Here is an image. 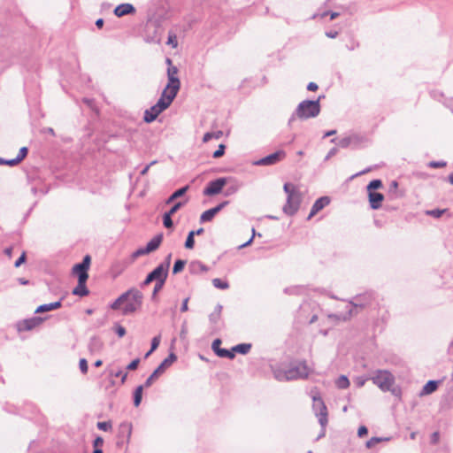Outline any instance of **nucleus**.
Segmentation results:
<instances>
[{
    "mask_svg": "<svg viewBox=\"0 0 453 453\" xmlns=\"http://www.w3.org/2000/svg\"><path fill=\"white\" fill-rule=\"evenodd\" d=\"M194 236H195V231H190L188 234V237L186 239V242H185V248L186 249H193L194 248V245H195V240H194Z\"/></svg>",
    "mask_w": 453,
    "mask_h": 453,
    "instance_id": "58836bf2",
    "label": "nucleus"
},
{
    "mask_svg": "<svg viewBox=\"0 0 453 453\" xmlns=\"http://www.w3.org/2000/svg\"><path fill=\"white\" fill-rule=\"evenodd\" d=\"M87 280H78L77 286L73 289V295L79 296H86L88 295V289L86 287Z\"/></svg>",
    "mask_w": 453,
    "mask_h": 453,
    "instance_id": "412c9836",
    "label": "nucleus"
},
{
    "mask_svg": "<svg viewBox=\"0 0 453 453\" xmlns=\"http://www.w3.org/2000/svg\"><path fill=\"white\" fill-rule=\"evenodd\" d=\"M166 280H161L159 282H156L155 286H154V289H153V293H152V296L154 297L158 291H160L163 288V286L165 285V282Z\"/></svg>",
    "mask_w": 453,
    "mask_h": 453,
    "instance_id": "8fccbe9b",
    "label": "nucleus"
},
{
    "mask_svg": "<svg viewBox=\"0 0 453 453\" xmlns=\"http://www.w3.org/2000/svg\"><path fill=\"white\" fill-rule=\"evenodd\" d=\"M251 347L252 345L250 343H240L233 347V352L246 355L250 352Z\"/></svg>",
    "mask_w": 453,
    "mask_h": 453,
    "instance_id": "a878e982",
    "label": "nucleus"
},
{
    "mask_svg": "<svg viewBox=\"0 0 453 453\" xmlns=\"http://www.w3.org/2000/svg\"><path fill=\"white\" fill-rule=\"evenodd\" d=\"M229 203L228 201H223L222 203H219L217 206L213 207V210L217 213H219L223 208H225Z\"/></svg>",
    "mask_w": 453,
    "mask_h": 453,
    "instance_id": "052dcab7",
    "label": "nucleus"
},
{
    "mask_svg": "<svg viewBox=\"0 0 453 453\" xmlns=\"http://www.w3.org/2000/svg\"><path fill=\"white\" fill-rule=\"evenodd\" d=\"M313 410L319 418V423L325 428L327 424V410L320 396H313Z\"/></svg>",
    "mask_w": 453,
    "mask_h": 453,
    "instance_id": "1a4fd4ad",
    "label": "nucleus"
},
{
    "mask_svg": "<svg viewBox=\"0 0 453 453\" xmlns=\"http://www.w3.org/2000/svg\"><path fill=\"white\" fill-rule=\"evenodd\" d=\"M26 260V253L23 252L21 256L16 260L14 265L15 267H19L21 265L22 263H24Z\"/></svg>",
    "mask_w": 453,
    "mask_h": 453,
    "instance_id": "0e129e2a",
    "label": "nucleus"
},
{
    "mask_svg": "<svg viewBox=\"0 0 453 453\" xmlns=\"http://www.w3.org/2000/svg\"><path fill=\"white\" fill-rule=\"evenodd\" d=\"M167 273H165V266L157 265L152 272H150L145 280L142 282L141 287L144 288L150 284L152 281L159 282L161 280L167 279Z\"/></svg>",
    "mask_w": 453,
    "mask_h": 453,
    "instance_id": "9d476101",
    "label": "nucleus"
},
{
    "mask_svg": "<svg viewBox=\"0 0 453 453\" xmlns=\"http://www.w3.org/2000/svg\"><path fill=\"white\" fill-rule=\"evenodd\" d=\"M172 254H168L165 257V263L159 265V266H165V273L168 274V270L171 263Z\"/></svg>",
    "mask_w": 453,
    "mask_h": 453,
    "instance_id": "5fc2aeb1",
    "label": "nucleus"
},
{
    "mask_svg": "<svg viewBox=\"0 0 453 453\" xmlns=\"http://www.w3.org/2000/svg\"><path fill=\"white\" fill-rule=\"evenodd\" d=\"M286 152L282 150H277L265 157H262L253 163L255 165H273L284 159Z\"/></svg>",
    "mask_w": 453,
    "mask_h": 453,
    "instance_id": "9b49d317",
    "label": "nucleus"
},
{
    "mask_svg": "<svg viewBox=\"0 0 453 453\" xmlns=\"http://www.w3.org/2000/svg\"><path fill=\"white\" fill-rule=\"evenodd\" d=\"M171 101L166 100V98L160 96L157 104L144 111V121L146 123L153 122L162 111L166 110L171 105Z\"/></svg>",
    "mask_w": 453,
    "mask_h": 453,
    "instance_id": "423d86ee",
    "label": "nucleus"
},
{
    "mask_svg": "<svg viewBox=\"0 0 453 453\" xmlns=\"http://www.w3.org/2000/svg\"><path fill=\"white\" fill-rule=\"evenodd\" d=\"M220 345H221V340L220 339H215L212 342V344H211L212 350L216 353V350H219L221 349Z\"/></svg>",
    "mask_w": 453,
    "mask_h": 453,
    "instance_id": "4d7b16f0",
    "label": "nucleus"
},
{
    "mask_svg": "<svg viewBox=\"0 0 453 453\" xmlns=\"http://www.w3.org/2000/svg\"><path fill=\"white\" fill-rule=\"evenodd\" d=\"M134 12L135 8L131 4H121L114 9V14L117 17H123L125 15L134 13Z\"/></svg>",
    "mask_w": 453,
    "mask_h": 453,
    "instance_id": "6ab92c4d",
    "label": "nucleus"
},
{
    "mask_svg": "<svg viewBox=\"0 0 453 453\" xmlns=\"http://www.w3.org/2000/svg\"><path fill=\"white\" fill-rule=\"evenodd\" d=\"M303 200V194L301 191L294 194H289L287 196L286 203L282 210L288 216H294L299 210Z\"/></svg>",
    "mask_w": 453,
    "mask_h": 453,
    "instance_id": "6e6552de",
    "label": "nucleus"
},
{
    "mask_svg": "<svg viewBox=\"0 0 453 453\" xmlns=\"http://www.w3.org/2000/svg\"><path fill=\"white\" fill-rule=\"evenodd\" d=\"M96 426H97L98 429H100L102 431H104V432H107V431H110L111 429V422H106V421L98 422Z\"/></svg>",
    "mask_w": 453,
    "mask_h": 453,
    "instance_id": "79ce46f5",
    "label": "nucleus"
},
{
    "mask_svg": "<svg viewBox=\"0 0 453 453\" xmlns=\"http://www.w3.org/2000/svg\"><path fill=\"white\" fill-rule=\"evenodd\" d=\"M370 206L373 210H378L381 207V203L384 200V196L379 192H370L368 194Z\"/></svg>",
    "mask_w": 453,
    "mask_h": 453,
    "instance_id": "a211bd4d",
    "label": "nucleus"
},
{
    "mask_svg": "<svg viewBox=\"0 0 453 453\" xmlns=\"http://www.w3.org/2000/svg\"><path fill=\"white\" fill-rule=\"evenodd\" d=\"M359 137L357 134L349 135L339 140L334 138L331 142H335L341 148H348L352 144H357L359 142Z\"/></svg>",
    "mask_w": 453,
    "mask_h": 453,
    "instance_id": "dca6fc26",
    "label": "nucleus"
},
{
    "mask_svg": "<svg viewBox=\"0 0 453 453\" xmlns=\"http://www.w3.org/2000/svg\"><path fill=\"white\" fill-rule=\"evenodd\" d=\"M443 104L449 108L453 113V98H446L443 101Z\"/></svg>",
    "mask_w": 453,
    "mask_h": 453,
    "instance_id": "680f3d73",
    "label": "nucleus"
},
{
    "mask_svg": "<svg viewBox=\"0 0 453 453\" xmlns=\"http://www.w3.org/2000/svg\"><path fill=\"white\" fill-rule=\"evenodd\" d=\"M79 367L83 374L88 372V362L85 358L80 359Z\"/></svg>",
    "mask_w": 453,
    "mask_h": 453,
    "instance_id": "3c124183",
    "label": "nucleus"
},
{
    "mask_svg": "<svg viewBox=\"0 0 453 453\" xmlns=\"http://www.w3.org/2000/svg\"><path fill=\"white\" fill-rule=\"evenodd\" d=\"M446 212V209H434L426 211V215L431 216L436 219L441 218Z\"/></svg>",
    "mask_w": 453,
    "mask_h": 453,
    "instance_id": "473e14b6",
    "label": "nucleus"
},
{
    "mask_svg": "<svg viewBox=\"0 0 453 453\" xmlns=\"http://www.w3.org/2000/svg\"><path fill=\"white\" fill-rule=\"evenodd\" d=\"M225 150H226V146L224 144H220L219 146L218 150L213 152L212 157L214 158H219V157H222L225 153Z\"/></svg>",
    "mask_w": 453,
    "mask_h": 453,
    "instance_id": "a18cd8bd",
    "label": "nucleus"
},
{
    "mask_svg": "<svg viewBox=\"0 0 453 453\" xmlns=\"http://www.w3.org/2000/svg\"><path fill=\"white\" fill-rule=\"evenodd\" d=\"M184 204H185V203H183V202H177L175 204H173V206L168 211H166V213H169L171 216H173Z\"/></svg>",
    "mask_w": 453,
    "mask_h": 453,
    "instance_id": "49530a36",
    "label": "nucleus"
},
{
    "mask_svg": "<svg viewBox=\"0 0 453 453\" xmlns=\"http://www.w3.org/2000/svg\"><path fill=\"white\" fill-rule=\"evenodd\" d=\"M438 388V381L436 380H429L423 387L420 395H429L434 392Z\"/></svg>",
    "mask_w": 453,
    "mask_h": 453,
    "instance_id": "393cba45",
    "label": "nucleus"
},
{
    "mask_svg": "<svg viewBox=\"0 0 453 453\" xmlns=\"http://www.w3.org/2000/svg\"><path fill=\"white\" fill-rule=\"evenodd\" d=\"M310 369L305 362H295L288 367H273L274 378L279 381L293 380L307 378Z\"/></svg>",
    "mask_w": 453,
    "mask_h": 453,
    "instance_id": "f03ea898",
    "label": "nucleus"
},
{
    "mask_svg": "<svg viewBox=\"0 0 453 453\" xmlns=\"http://www.w3.org/2000/svg\"><path fill=\"white\" fill-rule=\"evenodd\" d=\"M212 285L216 288H219V289H226L229 288V284L226 281H223L219 278L212 280Z\"/></svg>",
    "mask_w": 453,
    "mask_h": 453,
    "instance_id": "4c0bfd02",
    "label": "nucleus"
},
{
    "mask_svg": "<svg viewBox=\"0 0 453 453\" xmlns=\"http://www.w3.org/2000/svg\"><path fill=\"white\" fill-rule=\"evenodd\" d=\"M185 265H186L185 260H181V259L176 260L173 265V273L177 274V273H180L184 269Z\"/></svg>",
    "mask_w": 453,
    "mask_h": 453,
    "instance_id": "72a5a7b5",
    "label": "nucleus"
},
{
    "mask_svg": "<svg viewBox=\"0 0 453 453\" xmlns=\"http://www.w3.org/2000/svg\"><path fill=\"white\" fill-rule=\"evenodd\" d=\"M139 363H140V359L135 358L127 366V369L130 370V371L135 370L137 368Z\"/></svg>",
    "mask_w": 453,
    "mask_h": 453,
    "instance_id": "6e6d98bb",
    "label": "nucleus"
},
{
    "mask_svg": "<svg viewBox=\"0 0 453 453\" xmlns=\"http://www.w3.org/2000/svg\"><path fill=\"white\" fill-rule=\"evenodd\" d=\"M330 203V199L328 196H321L315 201L313 203L311 210L307 217V220H310L313 216H315L319 211L327 206Z\"/></svg>",
    "mask_w": 453,
    "mask_h": 453,
    "instance_id": "2eb2a0df",
    "label": "nucleus"
},
{
    "mask_svg": "<svg viewBox=\"0 0 453 453\" xmlns=\"http://www.w3.org/2000/svg\"><path fill=\"white\" fill-rule=\"evenodd\" d=\"M61 306H62L61 300L54 302V303H44V304L39 305L36 308L35 313H42V312L50 311L53 310H57V309L60 308Z\"/></svg>",
    "mask_w": 453,
    "mask_h": 453,
    "instance_id": "aec40b11",
    "label": "nucleus"
},
{
    "mask_svg": "<svg viewBox=\"0 0 453 453\" xmlns=\"http://www.w3.org/2000/svg\"><path fill=\"white\" fill-rule=\"evenodd\" d=\"M167 79L168 82L161 96L166 98V100L173 102L180 88V81L178 78V68L176 66H168Z\"/></svg>",
    "mask_w": 453,
    "mask_h": 453,
    "instance_id": "20e7f679",
    "label": "nucleus"
},
{
    "mask_svg": "<svg viewBox=\"0 0 453 453\" xmlns=\"http://www.w3.org/2000/svg\"><path fill=\"white\" fill-rule=\"evenodd\" d=\"M188 300H189L188 297H187L183 300L182 304L180 306V311L185 312L188 310Z\"/></svg>",
    "mask_w": 453,
    "mask_h": 453,
    "instance_id": "774afa93",
    "label": "nucleus"
},
{
    "mask_svg": "<svg viewBox=\"0 0 453 453\" xmlns=\"http://www.w3.org/2000/svg\"><path fill=\"white\" fill-rule=\"evenodd\" d=\"M339 388L345 389L349 386V380L345 375H341L335 381Z\"/></svg>",
    "mask_w": 453,
    "mask_h": 453,
    "instance_id": "7c9ffc66",
    "label": "nucleus"
},
{
    "mask_svg": "<svg viewBox=\"0 0 453 453\" xmlns=\"http://www.w3.org/2000/svg\"><path fill=\"white\" fill-rule=\"evenodd\" d=\"M189 188V187L187 185L185 187H182L177 190H175L165 201V203L166 204H170L172 203L173 201H175L177 198L184 196L186 194V192L188 191V189Z\"/></svg>",
    "mask_w": 453,
    "mask_h": 453,
    "instance_id": "b1692460",
    "label": "nucleus"
},
{
    "mask_svg": "<svg viewBox=\"0 0 453 453\" xmlns=\"http://www.w3.org/2000/svg\"><path fill=\"white\" fill-rule=\"evenodd\" d=\"M216 214H217V212L215 211V210H213V208L209 209L201 214L200 222L201 223L210 222L212 220V219L215 217Z\"/></svg>",
    "mask_w": 453,
    "mask_h": 453,
    "instance_id": "bb28decb",
    "label": "nucleus"
},
{
    "mask_svg": "<svg viewBox=\"0 0 453 453\" xmlns=\"http://www.w3.org/2000/svg\"><path fill=\"white\" fill-rule=\"evenodd\" d=\"M446 165L445 161H432L429 163V166L432 168H441Z\"/></svg>",
    "mask_w": 453,
    "mask_h": 453,
    "instance_id": "864d4df0",
    "label": "nucleus"
},
{
    "mask_svg": "<svg viewBox=\"0 0 453 453\" xmlns=\"http://www.w3.org/2000/svg\"><path fill=\"white\" fill-rule=\"evenodd\" d=\"M110 375L112 376V377H120L121 378V384H124L126 380H127V372H123L122 370L119 369L117 371H114V370H111L110 371Z\"/></svg>",
    "mask_w": 453,
    "mask_h": 453,
    "instance_id": "e433bc0d",
    "label": "nucleus"
},
{
    "mask_svg": "<svg viewBox=\"0 0 453 453\" xmlns=\"http://www.w3.org/2000/svg\"><path fill=\"white\" fill-rule=\"evenodd\" d=\"M367 433H368V429H367V427H366V426H361L358 428L357 435H358L359 437H362V436H364V435L367 434Z\"/></svg>",
    "mask_w": 453,
    "mask_h": 453,
    "instance_id": "338daca9",
    "label": "nucleus"
},
{
    "mask_svg": "<svg viewBox=\"0 0 453 453\" xmlns=\"http://www.w3.org/2000/svg\"><path fill=\"white\" fill-rule=\"evenodd\" d=\"M114 330L118 336L120 338L126 334V328L119 324L114 326Z\"/></svg>",
    "mask_w": 453,
    "mask_h": 453,
    "instance_id": "09e8293b",
    "label": "nucleus"
},
{
    "mask_svg": "<svg viewBox=\"0 0 453 453\" xmlns=\"http://www.w3.org/2000/svg\"><path fill=\"white\" fill-rule=\"evenodd\" d=\"M28 150L27 147L20 148L16 158L18 161L21 162L27 155Z\"/></svg>",
    "mask_w": 453,
    "mask_h": 453,
    "instance_id": "de8ad7c7",
    "label": "nucleus"
},
{
    "mask_svg": "<svg viewBox=\"0 0 453 453\" xmlns=\"http://www.w3.org/2000/svg\"><path fill=\"white\" fill-rule=\"evenodd\" d=\"M367 380H370L369 378H364V377H357L356 380H355V383L357 385V387L358 388H361L365 385V381Z\"/></svg>",
    "mask_w": 453,
    "mask_h": 453,
    "instance_id": "13d9d810",
    "label": "nucleus"
},
{
    "mask_svg": "<svg viewBox=\"0 0 453 453\" xmlns=\"http://www.w3.org/2000/svg\"><path fill=\"white\" fill-rule=\"evenodd\" d=\"M163 224L165 227L171 228L173 226V222L172 220V216L169 213H165L163 216Z\"/></svg>",
    "mask_w": 453,
    "mask_h": 453,
    "instance_id": "a19ab883",
    "label": "nucleus"
},
{
    "mask_svg": "<svg viewBox=\"0 0 453 453\" xmlns=\"http://www.w3.org/2000/svg\"><path fill=\"white\" fill-rule=\"evenodd\" d=\"M382 187V182L380 180H373L370 181V183L367 186L368 192H375L374 190L380 188Z\"/></svg>",
    "mask_w": 453,
    "mask_h": 453,
    "instance_id": "f704fd0d",
    "label": "nucleus"
},
{
    "mask_svg": "<svg viewBox=\"0 0 453 453\" xmlns=\"http://www.w3.org/2000/svg\"><path fill=\"white\" fill-rule=\"evenodd\" d=\"M221 311H222V305L217 304V306L214 309V311L211 312L209 316L210 321L213 324H216L220 319Z\"/></svg>",
    "mask_w": 453,
    "mask_h": 453,
    "instance_id": "c85d7f7f",
    "label": "nucleus"
},
{
    "mask_svg": "<svg viewBox=\"0 0 453 453\" xmlns=\"http://www.w3.org/2000/svg\"><path fill=\"white\" fill-rule=\"evenodd\" d=\"M373 300V294L372 292L364 293L362 295L355 296L349 304L353 308H365L372 303Z\"/></svg>",
    "mask_w": 453,
    "mask_h": 453,
    "instance_id": "4468645a",
    "label": "nucleus"
},
{
    "mask_svg": "<svg viewBox=\"0 0 453 453\" xmlns=\"http://www.w3.org/2000/svg\"><path fill=\"white\" fill-rule=\"evenodd\" d=\"M149 254V251L147 250L146 247L144 248H140L138 250H136L133 254H132V258L133 259H135L137 258L138 257H141V256H143V255H147Z\"/></svg>",
    "mask_w": 453,
    "mask_h": 453,
    "instance_id": "c03bdc74",
    "label": "nucleus"
},
{
    "mask_svg": "<svg viewBox=\"0 0 453 453\" xmlns=\"http://www.w3.org/2000/svg\"><path fill=\"white\" fill-rule=\"evenodd\" d=\"M42 322V319L39 317L31 318L23 320L19 324V330L29 331L39 326Z\"/></svg>",
    "mask_w": 453,
    "mask_h": 453,
    "instance_id": "f3484780",
    "label": "nucleus"
},
{
    "mask_svg": "<svg viewBox=\"0 0 453 453\" xmlns=\"http://www.w3.org/2000/svg\"><path fill=\"white\" fill-rule=\"evenodd\" d=\"M325 96H319L317 100H303L296 107L294 113L288 119V125L291 126L296 118L308 119L317 117L320 112V100Z\"/></svg>",
    "mask_w": 453,
    "mask_h": 453,
    "instance_id": "7ed1b4c3",
    "label": "nucleus"
},
{
    "mask_svg": "<svg viewBox=\"0 0 453 453\" xmlns=\"http://www.w3.org/2000/svg\"><path fill=\"white\" fill-rule=\"evenodd\" d=\"M440 439L439 432H434L431 435V443L437 444Z\"/></svg>",
    "mask_w": 453,
    "mask_h": 453,
    "instance_id": "69168bd1",
    "label": "nucleus"
},
{
    "mask_svg": "<svg viewBox=\"0 0 453 453\" xmlns=\"http://www.w3.org/2000/svg\"><path fill=\"white\" fill-rule=\"evenodd\" d=\"M255 235H256L255 228H252V235H251V237L246 242H244L242 245H240L238 247V249L241 250V249H243L245 247L250 246L252 243Z\"/></svg>",
    "mask_w": 453,
    "mask_h": 453,
    "instance_id": "603ef678",
    "label": "nucleus"
},
{
    "mask_svg": "<svg viewBox=\"0 0 453 453\" xmlns=\"http://www.w3.org/2000/svg\"><path fill=\"white\" fill-rule=\"evenodd\" d=\"M189 269L191 273H206L208 271V267L200 261L191 262Z\"/></svg>",
    "mask_w": 453,
    "mask_h": 453,
    "instance_id": "5701e85b",
    "label": "nucleus"
},
{
    "mask_svg": "<svg viewBox=\"0 0 453 453\" xmlns=\"http://www.w3.org/2000/svg\"><path fill=\"white\" fill-rule=\"evenodd\" d=\"M160 341H161V336L160 335H157V336L152 338L150 352H153L154 350H156L157 349V347L160 344Z\"/></svg>",
    "mask_w": 453,
    "mask_h": 453,
    "instance_id": "37998d69",
    "label": "nucleus"
},
{
    "mask_svg": "<svg viewBox=\"0 0 453 453\" xmlns=\"http://www.w3.org/2000/svg\"><path fill=\"white\" fill-rule=\"evenodd\" d=\"M223 134L222 131H216V132H208L205 133L203 137V142H207L211 139H219Z\"/></svg>",
    "mask_w": 453,
    "mask_h": 453,
    "instance_id": "c756f323",
    "label": "nucleus"
},
{
    "mask_svg": "<svg viewBox=\"0 0 453 453\" xmlns=\"http://www.w3.org/2000/svg\"><path fill=\"white\" fill-rule=\"evenodd\" d=\"M19 163H20V162L18 161V159L16 157L12 158V159H4V165H7L10 166H14V165H18Z\"/></svg>",
    "mask_w": 453,
    "mask_h": 453,
    "instance_id": "bf43d9fd",
    "label": "nucleus"
},
{
    "mask_svg": "<svg viewBox=\"0 0 453 453\" xmlns=\"http://www.w3.org/2000/svg\"><path fill=\"white\" fill-rule=\"evenodd\" d=\"M91 262V257L89 255H86L83 257V260L81 263L76 264L73 267V273L78 276V280H88V271L89 269Z\"/></svg>",
    "mask_w": 453,
    "mask_h": 453,
    "instance_id": "f8f14e48",
    "label": "nucleus"
},
{
    "mask_svg": "<svg viewBox=\"0 0 453 453\" xmlns=\"http://www.w3.org/2000/svg\"><path fill=\"white\" fill-rule=\"evenodd\" d=\"M167 44L172 45L173 48L177 47V41L175 35H169L167 40Z\"/></svg>",
    "mask_w": 453,
    "mask_h": 453,
    "instance_id": "e2e57ef3",
    "label": "nucleus"
},
{
    "mask_svg": "<svg viewBox=\"0 0 453 453\" xmlns=\"http://www.w3.org/2000/svg\"><path fill=\"white\" fill-rule=\"evenodd\" d=\"M226 178H219L208 183L207 187L203 189L204 196H214L221 192L223 187L226 184Z\"/></svg>",
    "mask_w": 453,
    "mask_h": 453,
    "instance_id": "ddd939ff",
    "label": "nucleus"
},
{
    "mask_svg": "<svg viewBox=\"0 0 453 453\" xmlns=\"http://www.w3.org/2000/svg\"><path fill=\"white\" fill-rule=\"evenodd\" d=\"M216 355L219 357H226L229 359H233L234 357V353L233 352V349L228 350L226 349H220L219 350H216Z\"/></svg>",
    "mask_w": 453,
    "mask_h": 453,
    "instance_id": "2f4dec72",
    "label": "nucleus"
},
{
    "mask_svg": "<svg viewBox=\"0 0 453 453\" xmlns=\"http://www.w3.org/2000/svg\"><path fill=\"white\" fill-rule=\"evenodd\" d=\"M388 438H381V437H372L370 440L366 441V447L368 449H371L374 447L377 443L382 441H388Z\"/></svg>",
    "mask_w": 453,
    "mask_h": 453,
    "instance_id": "ea45409f",
    "label": "nucleus"
},
{
    "mask_svg": "<svg viewBox=\"0 0 453 453\" xmlns=\"http://www.w3.org/2000/svg\"><path fill=\"white\" fill-rule=\"evenodd\" d=\"M143 295L135 288H131L121 294L111 304L112 310H119L122 303V314L127 316L134 313L142 304Z\"/></svg>",
    "mask_w": 453,
    "mask_h": 453,
    "instance_id": "f257e3e1",
    "label": "nucleus"
},
{
    "mask_svg": "<svg viewBox=\"0 0 453 453\" xmlns=\"http://www.w3.org/2000/svg\"><path fill=\"white\" fill-rule=\"evenodd\" d=\"M143 388H145L144 385H140L134 392V404L135 407L139 406L142 402Z\"/></svg>",
    "mask_w": 453,
    "mask_h": 453,
    "instance_id": "cd10ccee",
    "label": "nucleus"
},
{
    "mask_svg": "<svg viewBox=\"0 0 453 453\" xmlns=\"http://www.w3.org/2000/svg\"><path fill=\"white\" fill-rule=\"evenodd\" d=\"M369 379L381 391H393L392 387L395 384V376L388 370H376L371 374Z\"/></svg>",
    "mask_w": 453,
    "mask_h": 453,
    "instance_id": "39448f33",
    "label": "nucleus"
},
{
    "mask_svg": "<svg viewBox=\"0 0 453 453\" xmlns=\"http://www.w3.org/2000/svg\"><path fill=\"white\" fill-rule=\"evenodd\" d=\"M284 192L287 194V196H289V194L297 193L300 190L296 186L291 183H285L283 186Z\"/></svg>",
    "mask_w": 453,
    "mask_h": 453,
    "instance_id": "c9c22d12",
    "label": "nucleus"
},
{
    "mask_svg": "<svg viewBox=\"0 0 453 453\" xmlns=\"http://www.w3.org/2000/svg\"><path fill=\"white\" fill-rule=\"evenodd\" d=\"M176 359L177 356L173 352L170 353L169 356L162 361V363L157 366V368L145 380V388H150L153 384L154 380L160 374L165 372V369L170 367L176 361Z\"/></svg>",
    "mask_w": 453,
    "mask_h": 453,
    "instance_id": "0eeeda50",
    "label": "nucleus"
},
{
    "mask_svg": "<svg viewBox=\"0 0 453 453\" xmlns=\"http://www.w3.org/2000/svg\"><path fill=\"white\" fill-rule=\"evenodd\" d=\"M163 240V234H159L154 236L145 246L149 253L156 250L161 244Z\"/></svg>",
    "mask_w": 453,
    "mask_h": 453,
    "instance_id": "4be33fe9",
    "label": "nucleus"
}]
</instances>
